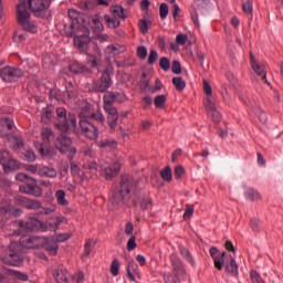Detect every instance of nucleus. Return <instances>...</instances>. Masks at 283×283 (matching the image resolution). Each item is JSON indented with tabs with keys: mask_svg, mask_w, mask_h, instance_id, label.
<instances>
[{
	"mask_svg": "<svg viewBox=\"0 0 283 283\" xmlns=\"http://www.w3.org/2000/svg\"><path fill=\"white\" fill-rule=\"evenodd\" d=\"M50 0H19L17 4V18L18 23L25 30V32H31V34H36L39 27L36 22L32 21L28 8L33 12L35 17H41L45 19L50 14Z\"/></svg>",
	"mask_w": 283,
	"mask_h": 283,
	"instance_id": "f257e3e1",
	"label": "nucleus"
},
{
	"mask_svg": "<svg viewBox=\"0 0 283 283\" xmlns=\"http://www.w3.org/2000/svg\"><path fill=\"white\" fill-rule=\"evenodd\" d=\"M210 255L218 271H222L226 266V271L229 275L238 277V263H235V258H233V255L227 252H220L217 248L210 249Z\"/></svg>",
	"mask_w": 283,
	"mask_h": 283,
	"instance_id": "f03ea898",
	"label": "nucleus"
},
{
	"mask_svg": "<svg viewBox=\"0 0 283 283\" xmlns=\"http://www.w3.org/2000/svg\"><path fill=\"white\" fill-rule=\"evenodd\" d=\"M138 182L128 175L122 177L119 181V188L117 191L113 192L111 197V202L114 207L123 205L125 200H129V193L136 191Z\"/></svg>",
	"mask_w": 283,
	"mask_h": 283,
	"instance_id": "7ed1b4c3",
	"label": "nucleus"
},
{
	"mask_svg": "<svg viewBox=\"0 0 283 283\" xmlns=\"http://www.w3.org/2000/svg\"><path fill=\"white\" fill-rule=\"evenodd\" d=\"M56 118L57 123L55 127L60 129V132H69L70 125L73 129H76V115L70 113L67 115V111L64 107L56 108Z\"/></svg>",
	"mask_w": 283,
	"mask_h": 283,
	"instance_id": "20e7f679",
	"label": "nucleus"
},
{
	"mask_svg": "<svg viewBox=\"0 0 283 283\" xmlns=\"http://www.w3.org/2000/svg\"><path fill=\"white\" fill-rule=\"evenodd\" d=\"M15 179L20 182H29L31 180L33 184L20 186L21 193H28L29 196H35V198H41L43 196V190L41 187L36 186V179L30 178L27 174L20 172L15 176Z\"/></svg>",
	"mask_w": 283,
	"mask_h": 283,
	"instance_id": "39448f33",
	"label": "nucleus"
},
{
	"mask_svg": "<svg viewBox=\"0 0 283 283\" xmlns=\"http://www.w3.org/2000/svg\"><path fill=\"white\" fill-rule=\"evenodd\" d=\"M55 148L60 154H66L67 158L72 160L74 156H76V147L72 146V138L67 137V135H60L55 140Z\"/></svg>",
	"mask_w": 283,
	"mask_h": 283,
	"instance_id": "423d86ee",
	"label": "nucleus"
},
{
	"mask_svg": "<svg viewBox=\"0 0 283 283\" xmlns=\"http://www.w3.org/2000/svg\"><path fill=\"white\" fill-rule=\"evenodd\" d=\"M118 171H120V161H114L109 164L104 159L99 160V174H102L105 180H112L118 176Z\"/></svg>",
	"mask_w": 283,
	"mask_h": 283,
	"instance_id": "0eeeda50",
	"label": "nucleus"
},
{
	"mask_svg": "<svg viewBox=\"0 0 283 283\" xmlns=\"http://www.w3.org/2000/svg\"><path fill=\"white\" fill-rule=\"evenodd\" d=\"M0 165L4 174H12V171H17L21 167L8 150H0Z\"/></svg>",
	"mask_w": 283,
	"mask_h": 283,
	"instance_id": "6e6552de",
	"label": "nucleus"
},
{
	"mask_svg": "<svg viewBox=\"0 0 283 283\" xmlns=\"http://www.w3.org/2000/svg\"><path fill=\"white\" fill-rule=\"evenodd\" d=\"M23 71L19 67L4 66L0 69V76L4 83H14L23 76Z\"/></svg>",
	"mask_w": 283,
	"mask_h": 283,
	"instance_id": "1a4fd4ad",
	"label": "nucleus"
},
{
	"mask_svg": "<svg viewBox=\"0 0 283 283\" xmlns=\"http://www.w3.org/2000/svg\"><path fill=\"white\" fill-rule=\"evenodd\" d=\"M92 39L90 38V29L82 28V32L74 36V45L78 52H87V48Z\"/></svg>",
	"mask_w": 283,
	"mask_h": 283,
	"instance_id": "9d476101",
	"label": "nucleus"
},
{
	"mask_svg": "<svg viewBox=\"0 0 283 283\" xmlns=\"http://www.w3.org/2000/svg\"><path fill=\"white\" fill-rule=\"evenodd\" d=\"M17 247H19L17 243L10 244L8 254L2 258V262H4V264H9V266H21V264H23V259L19 252L12 250L17 249Z\"/></svg>",
	"mask_w": 283,
	"mask_h": 283,
	"instance_id": "9b49d317",
	"label": "nucleus"
},
{
	"mask_svg": "<svg viewBox=\"0 0 283 283\" xmlns=\"http://www.w3.org/2000/svg\"><path fill=\"white\" fill-rule=\"evenodd\" d=\"M80 129L83 136L90 138V140H98V127L94 126L90 120L81 119Z\"/></svg>",
	"mask_w": 283,
	"mask_h": 283,
	"instance_id": "f8f14e48",
	"label": "nucleus"
},
{
	"mask_svg": "<svg viewBox=\"0 0 283 283\" xmlns=\"http://www.w3.org/2000/svg\"><path fill=\"white\" fill-rule=\"evenodd\" d=\"M19 224L23 229H27V231L48 232V224L36 218L29 219L27 222L20 221Z\"/></svg>",
	"mask_w": 283,
	"mask_h": 283,
	"instance_id": "ddd939ff",
	"label": "nucleus"
},
{
	"mask_svg": "<svg viewBox=\"0 0 283 283\" xmlns=\"http://www.w3.org/2000/svg\"><path fill=\"white\" fill-rule=\"evenodd\" d=\"M103 109L108 115L107 122L111 129H116V125H118V111L113 105H109V102L103 105Z\"/></svg>",
	"mask_w": 283,
	"mask_h": 283,
	"instance_id": "4468645a",
	"label": "nucleus"
},
{
	"mask_svg": "<svg viewBox=\"0 0 283 283\" xmlns=\"http://www.w3.org/2000/svg\"><path fill=\"white\" fill-rule=\"evenodd\" d=\"M250 56H251V67L253 72H255L258 76L261 77V81H263V83H266V65L255 61V57H253V54H251Z\"/></svg>",
	"mask_w": 283,
	"mask_h": 283,
	"instance_id": "2eb2a0df",
	"label": "nucleus"
},
{
	"mask_svg": "<svg viewBox=\"0 0 283 283\" xmlns=\"http://www.w3.org/2000/svg\"><path fill=\"white\" fill-rule=\"evenodd\" d=\"M112 87V76L107 71L102 73V76L96 85L97 92H107Z\"/></svg>",
	"mask_w": 283,
	"mask_h": 283,
	"instance_id": "dca6fc26",
	"label": "nucleus"
},
{
	"mask_svg": "<svg viewBox=\"0 0 283 283\" xmlns=\"http://www.w3.org/2000/svg\"><path fill=\"white\" fill-rule=\"evenodd\" d=\"M125 101V94L109 92L104 95V105H112L114 103H123Z\"/></svg>",
	"mask_w": 283,
	"mask_h": 283,
	"instance_id": "f3484780",
	"label": "nucleus"
},
{
	"mask_svg": "<svg viewBox=\"0 0 283 283\" xmlns=\"http://www.w3.org/2000/svg\"><path fill=\"white\" fill-rule=\"evenodd\" d=\"M40 136L44 147H50V145H52V142H54L55 138L52 128H42Z\"/></svg>",
	"mask_w": 283,
	"mask_h": 283,
	"instance_id": "a211bd4d",
	"label": "nucleus"
},
{
	"mask_svg": "<svg viewBox=\"0 0 283 283\" xmlns=\"http://www.w3.org/2000/svg\"><path fill=\"white\" fill-rule=\"evenodd\" d=\"M38 176H40L41 178H43L44 176H46V178H56V176H59V172L54 168L42 166L38 170Z\"/></svg>",
	"mask_w": 283,
	"mask_h": 283,
	"instance_id": "6ab92c4d",
	"label": "nucleus"
},
{
	"mask_svg": "<svg viewBox=\"0 0 283 283\" xmlns=\"http://www.w3.org/2000/svg\"><path fill=\"white\" fill-rule=\"evenodd\" d=\"M65 222V219L63 217H51L49 218V220H46V227H49V229L51 231H59V227L61 226V223Z\"/></svg>",
	"mask_w": 283,
	"mask_h": 283,
	"instance_id": "aec40b11",
	"label": "nucleus"
},
{
	"mask_svg": "<svg viewBox=\"0 0 283 283\" xmlns=\"http://www.w3.org/2000/svg\"><path fill=\"white\" fill-rule=\"evenodd\" d=\"M53 277L57 283H65L67 282V269L65 268H57L53 272Z\"/></svg>",
	"mask_w": 283,
	"mask_h": 283,
	"instance_id": "412c9836",
	"label": "nucleus"
},
{
	"mask_svg": "<svg viewBox=\"0 0 283 283\" xmlns=\"http://www.w3.org/2000/svg\"><path fill=\"white\" fill-rule=\"evenodd\" d=\"M97 147L101 149H116L118 147V144L115 139L104 138L97 142Z\"/></svg>",
	"mask_w": 283,
	"mask_h": 283,
	"instance_id": "4be33fe9",
	"label": "nucleus"
},
{
	"mask_svg": "<svg viewBox=\"0 0 283 283\" xmlns=\"http://www.w3.org/2000/svg\"><path fill=\"white\" fill-rule=\"evenodd\" d=\"M127 275L132 282H136V275H138V263L130 261L127 265Z\"/></svg>",
	"mask_w": 283,
	"mask_h": 283,
	"instance_id": "5701e85b",
	"label": "nucleus"
},
{
	"mask_svg": "<svg viewBox=\"0 0 283 283\" xmlns=\"http://www.w3.org/2000/svg\"><path fill=\"white\" fill-rule=\"evenodd\" d=\"M43 249L50 253V255H56L59 253V244L56 242L45 239Z\"/></svg>",
	"mask_w": 283,
	"mask_h": 283,
	"instance_id": "b1692460",
	"label": "nucleus"
},
{
	"mask_svg": "<svg viewBox=\"0 0 283 283\" xmlns=\"http://www.w3.org/2000/svg\"><path fill=\"white\" fill-rule=\"evenodd\" d=\"M205 107L208 114L216 112L218 106L216 105V96L205 98Z\"/></svg>",
	"mask_w": 283,
	"mask_h": 283,
	"instance_id": "393cba45",
	"label": "nucleus"
},
{
	"mask_svg": "<svg viewBox=\"0 0 283 283\" xmlns=\"http://www.w3.org/2000/svg\"><path fill=\"white\" fill-rule=\"evenodd\" d=\"M12 127H14V120L10 118L0 119V134H3L6 129H8L9 132L12 130Z\"/></svg>",
	"mask_w": 283,
	"mask_h": 283,
	"instance_id": "a878e982",
	"label": "nucleus"
},
{
	"mask_svg": "<svg viewBox=\"0 0 283 283\" xmlns=\"http://www.w3.org/2000/svg\"><path fill=\"white\" fill-rule=\"evenodd\" d=\"M111 13L116 19H127V15L125 14V9L120 6H114L111 8Z\"/></svg>",
	"mask_w": 283,
	"mask_h": 283,
	"instance_id": "bb28decb",
	"label": "nucleus"
},
{
	"mask_svg": "<svg viewBox=\"0 0 283 283\" xmlns=\"http://www.w3.org/2000/svg\"><path fill=\"white\" fill-rule=\"evenodd\" d=\"M91 23L94 32H103L104 27L103 23L101 22V18L98 15H93L91 18Z\"/></svg>",
	"mask_w": 283,
	"mask_h": 283,
	"instance_id": "cd10ccee",
	"label": "nucleus"
},
{
	"mask_svg": "<svg viewBox=\"0 0 283 283\" xmlns=\"http://www.w3.org/2000/svg\"><path fill=\"white\" fill-rule=\"evenodd\" d=\"M55 199L57 205H60V207H67V205H70V201L65 199V192L63 190H57L55 192Z\"/></svg>",
	"mask_w": 283,
	"mask_h": 283,
	"instance_id": "c85d7f7f",
	"label": "nucleus"
},
{
	"mask_svg": "<svg viewBox=\"0 0 283 283\" xmlns=\"http://www.w3.org/2000/svg\"><path fill=\"white\" fill-rule=\"evenodd\" d=\"M104 21H106L108 28H118V25H120V20H118V18L115 17H111V15H104Z\"/></svg>",
	"mask_w": 283,
	"mask_h": 283,
	"instance_id": "c756f323",
	"label": "nucleus"
},
{
	"mask_svg": "<svg viewBox=\"0 0 283 283\" xmlns=\"http://www.w3.org/2000/svg\"><path fill=\"white\" fill-rule=\"evenodd\" d=\"M85 171H91L93 174H98V169L101 170L99 164L95 161H87L83 165Z\"/></svg>",
	"mask_w": 283,
	"mask_h": 283,
	"instance_id": "7c9ffc66",
	"label": "nucleus"
},
{
	"mask_svg": "<svg viewBox=\"0 0 283 283\" xmlns=\"http://www.w3.org/2000/svg\"><path fill=\"white\" fill-rule=\"evenodd\" d=\"M149 28H151V21L143 19L139 21V30L142 34H148Z\"/></svg>",
	"mask_w": 283,
	"mask_h": 283,
	"instance_id": "2f4dec72",
	"label": "nucleus"
},
{
	"mask_svg": "<svg viewBox=\"0 0 283 283\" xmlns=\"http://www.w3.org/2000/svg\"><path fill=\"white\" fill-rule=\"evenodd\" d=\"M172 84L175 85L176 90H178V92H182V90L187 87V83L182 77H174Z\"/></svg>",
	"mask_w": 283,
	"mask_h": 283,
	"instance_id": "473e14b6",
	"label": "nucleus"
},
{
	"mask_svg": "<svg viewBox=\"0 0 283 283\" xmlns=\"http://www.w3.org/2000/svg\"><path fill=\"white\" fill-rule=\"evenodd\" d=\"M64 32L66 34V36H76V34H81V32H83V30H78L76 31V28L74 27V24H70L69 27L65 25L64 27Z\"/></svg>",
	"mask_w": 283,
	"mask_h": 283,
	"instance_id": "72a5a7b5",
	"label": "nucleus"
},
{
	"mask_svg": "<svg viewBox=\"0 0 283 283\" xmlns=\"http://www.w3.org/2000/svg\"><path fill=\"white\" fill-rule=\"evenodd\" d=\"M242 10L245 14H253V0H243Z\"/></svg>",
	"mask_w": 283,
	"mask_h": 283,
	"instance_id": "f704fd0d",
	"label": "nucleus"
},
{
	"mask_svg": "<svg viewBox=\"0 0 283 283\" xmlns=\"http://www.w3.org/2000/svg\"><path fill=\"white\" fill-rule=\"evenodd\" d=\"M160 176L163 180H166V182H171L172 174H171V167L167 166L160 171Z\"/></svg>",
	"mask_w": 283,
	"mask_h": 283,
	"instance_id": "c9c22d12",
	"label": "nucleus"
},
{
	"mask_svg": "<svg viewBox=\"0 0 283 283\" xmlns=\"http://www.w3.org/2000/svg\"><path fill=\"white\" fill-rule=\"evenodd\" d=\"M87 118L105 125V116L101 112L92 113L91 115H87Z\"/></svg>",
	"mask_w": 283,
	"mask_h": 283,
	"instance_id": "e433bc0d",
	"label": "nucleus"
},
{
	"mask_svg": "<svg viewBox=\"0 0 283 283\" xmlns=\"http://www.w3.org/2000/svg\"><path fill=\"white\" fill-rule=\"evenodd\" d=\"M154 103L155 107H157L158 109L165 107V103H167V95H157Z\"/></svg>",
	"mask_w": 283,
	"mask_h": 283,
	"instance_id": "4c0bfd02",
	"label": "nucleus"
},
{
	"mask_svg": "<svg viewBox=\"0 0 283 283\" xmlns=\"http://www.w3.org/2000/svg\"><path fill=\"white\" fill-rule=\"evenodd\" d=\"M245 198L248 200H260V192L250 188L245 191Z\"/></svg>",
	"mask_w": 283,
	"mask_h": 283,
	"instance_id": "58836bf2",
	"label": "nucleus"
},
{
	"mask_svg": "<svg viewBox=\"0 0 283 283\" xmlns=\"http://www.w3.org/2000/svg\"><path fill=\"white\" fill-rule=\"evenodd\" d=\"M120 271V262H118L117 259L113 260L112 264H111V273L112 275H114V277H116V275H118Z\"/></svg>",
	"mask_w": 283,
	"mask_h": 283,
	"instance_id": "ea45409f",
	"label": "nucleus"
},
{
	"mask_svg": "<svg viewBox=\"0 0 283 283\" xmlns=\"http://www.w3.org/2000/svg\"><path fill=\"white\" fill-rule=\"evenodd\" d=\"M25 39H28V35L21 31H17L14 34H13V41L15 43H25Z\"/></svg>",
	"mask_w": 283,
	"mask_h": 283,
	"instance_id": "a19ab883",
	"label": "nucleus"
},
{
	"mask_svg": "<svg viewBox=\"0 0 283 283\" xmlns=\"http://www.w3.org/2000/svg\"><path fill=\"white\" fill-rule=\"evenodd\" d=\"M193 211H196V207H193V205H186V210L184 213V220H189V218H191L193 216Z\"/></svg>",
	"mask_w": 283,
	"mask_h": 283,
	"instance_id": "79ce46f5",
	"label": "nucleus"
},
{
	"mask_svg": "<svg viewBox=\"0 0 283 283\" xmlns=\"http://www.w3.org/2000/svg\"><path fill=\"white\" fill-rule=\"evenodd\" d=\"M159 67H161V70H164V72H169V70L171 67V62L167 57H161L159 60Z\"/></svg>",
	"mask_w": 283,
	"mask_h": 283,
	"instance_id": "37998d69",
	"label": "nucleus"
},
{
	"mask_svg": "<svg viewBox=\"0 0 283 283\" xmlns=\"http://www.w3.org/2000/svg\"><path fill=\"white\" fill-rule=\"evenodd\" d=\"M250 280L252 283H264V281L262 280V276H260V273H258V271L252 270L250 272Z\"/></svg>",
	"mask_w": 283,
	"mask_h": 283,
	"instance_id": "c03bdc74",
	"label": "nucleus"
},
{
	"mask_svg": "<svg viewBox=\"0 0 283 283\" xmlns=\"http://www.w3.org/2000/svg\"><path fill=\"white\" fill-rule=\"evenodd\" d=\"M71 71H73L74 74H82V72H85V66L78 62H74L71 64Z\"/></svg>",
	"mask_w": 283,
	"mask_h": 283,
	"instance_id": "a18cd8bd",
	"label": "nucleus"
},
{
	"mask_svg": "<svg viewBox=\"0 0 283 283\" xmlns=\"http://www.w3.org/2000/svg\"><path fill=\"white\" fill-rule=\"evenodd\" d=\"M159 14H160V19L163 20L167 19V15L169 14V6H167V3L160 4Z\"/></svg>",
	"mask_w": 283,
	"mask_h": 283,
	"instance_id": "49530a36",
	"label": "nucleus"
},
{
	"mask_svg": "<svg viewBox=\"0 0 283 283\" xmlns=\"http://www.w3.org/2000/svg\"><path fill=\"white\" fill-rule=\"evenodd\" d=\"M203 92L206 94V98L213 97V91L211 90V85L207 80H203Z\"/></svg>",
	"mask_w": 283,
	"mask_h": 283,
	"instance_id": "de8ad7c7",
	"label": "nucleus"
},
{
	"mask_svg": "<svg viewBox=\"0 0 283 283\" xmlns=\"http://www.w3.org/2000/svg\"><path fill=\"white\" fill-rule=\"evenodd\" d=\"M158 61V51L150 50V53L148 55V65H154Z\"/></svg>",
	"mask_w": 283,
	"mask_h": 283,
	"instance_id": "09e8293b",
	"label": "nucleus"
},
{
	"mask_svg": "<svg viewBox=\"0 0 283 283\" xmlns=\"http://www.w3.org/2000/svg\"><path fill=\"white\" fill-rule=\"evenodd\" d=\"M174 271L176 275H180V273H185V269L182 268V263L180 261H172Z\"/></svg>",
	"mask_w": 283,
	"mask_h": 283,
	"instance_id": "8fccbe9b",
	"label": "nucleus"
},
{
	"mask_svg": "<svg viewBox=\"0 0 283 283\" xmlns=\"http://www.w3.org/2000/svg\"><path fill=\"white\" fill-rule=\"evenodd\" d=\"M181 255L187 260V262H190V264H193V258L191 256V253L187 248H180Z\"/></svg>",
	"mask_w": 283,
	"mask_h": 283,
	"instance_id": "3c124183",
	"label": "nucleus"
},
{
	"mask_svg": "<svg viewBox=\"0 0 283 283\" xmlns=\"http://www.w3.org/2000/svg\"><path fill=\"white\" fill-rule=\"evenodd\" d=\"M137 56L140 61H145L147 59V48L146 46H138L137 48Z\"/></svg>",
	"mask_w": 283,
	"mask_h": 283,
	"instance_id": "603ef678",
	"label": "nucleus"
},
{
	"mask_svg": "<svg viewBox=\"0 0 283 283\" xmlns=\"http://www.w3.org/2000/svg\"><path fill=\"white\" fill-rule=\"evenodd\" d=\"M164 280H165V283H180V280L178 279V276H174L169 273L164 274Z\"/></svg>",
	"mask_w": 283,
	"mask_h": 283,
	"instance_id": "864d4df0",
	"label": "nucleus"
},
{
	"mask_svg": "<svg viewBox=\"0 0 283 283\" xmlns=\"http://www.w3.org/2000/svg\"><path fill=\"white\" fill-rule=\"evenodd\" d=\"M27 209H41V201L27 200Z\"/></svg>",
	"mask_w": 283,
	"mask_h": 283,
	"instance_id": "5fc2aeb1",
	"label": "nucleus"
},
{
	"mask_svg": "<svg viewBox=\"0 0 283 283\" xmlns=\"http://www.w3.org/2000/svg\"><path fill=\"white\" fill-rule=\"evenodd\" d=\"M171 72H172V74H181L182 73V67L180 66L179 61H177V60L172 61Z\"/></svg>",
	"mask_w": 283,
	"mask_h": 283,
	"instance_id": "6e6d98bb",
	"label": "nucleus"
},
{
	"mask_svg": "<svg viewBox=\"0 0 283 283\" xmlns=\"http://www.w3.org/2000/svg\"><path fill=\"white\" fill-rule=\"evenodd\" d=\"M208 114L212 117L213 123H220L222 120V114L219 113L218 108Z\"/></svg>",
	"mask_w": 283,
	"mask_h": 283,
	"instance_id": "4d7b16f0",
	"label": "nucleus"
},
{
	"mask_svg": "<svg viewBox=\"0 0 283 283\" xmlns=\"http://www.w3.org/2000/svg\"><path fill=\"white\" fill-rule=\"evenodd\" d=\"M185 176V167L182 166H177L175 168V178L177 180H180V178H182Z\"/></svg>",
	"mask_w": 283,
	"mask_h": 283,
	"instance_id": "13d9d810",
	"label": "nucleus"
},
{
	"mask_svg": "<svg viewBox=\"0 0 283 283\" xmlns=\"http://www.w3.org/2000/svg\"><path fill=\"white\" fill-rule=\"evenodd\" d=\"M12 275H14V277L17 280H20L21 282H28V274H25V273H21L19 271H13Z\"/></svg>",
	"mask_w": 283,
	"mask_h": 283,
	"instance_id": "bf43d9fd",
	"label": "nucleus"
},
{
	"mask_svg": "<svg viewBox=\"0 0 283 283\" xmlns=\"http://www.w3.org/2000/svg\"><path fill=\"white\" fill-rule=\"evenodd\" d=\"M69 17L72 19V21H78V19L81 18V12L75 9H70Z\"/></svg>",
	"mask_w": 283,
	"mask_h": 283,
	"instance_id": "052dcab7",
	"label": "nucleus"
},
{
	"mask_svg": "<svg viewBox=\"0 0 283 283\" xmlns=\"http://www.w3.org/2000/svg\"><path fill=\"white\" fill-rule=\"evenodd\" d=\"M187 39H188L187 34L180 33L176 36V43L178 45H185L187 43Z\"/></svg>",
	"mask_w": 283,
	"mask_h": 283,
	"instance_id": "680f3d73",
	"label": "nucleus"
},
{
	"mask_svg": "<svg viewBox=\"0 0 283 283\" xmlns=\"http://www.w3.org/2000/svg\"><path fill=\"white\" fill-rule=\"evenodd\" d=\"M127 249L128 251H134L136 249V237L132 235L127 242Z\"/></svg>",
	"mask_w": 283,
	"mask_h": 283,
	"instance_id": "e2e57ef3",
	"label": "nucleus"
},
{
	"mask_svg": "<svg viewBox=\"0 0 283 283\" xmlns=\"http://www.w3.org/2000/svg\"><path fill=\"white\" fill-rule=\"evenodd\" d=\"M90 253H92V241L91 240L85 242V245H84V258L90 256Z\"/></svg>",
	"mask_w": 283,
	"mask_h": 283,
	"instance_id": "0e129e2a",
	"label": "nucleus"
},
{
	"mask_svg": "<svg viewBox=\"0 0 283 283\" xmlns=\"http://www.w3.org/2000/svg\"><path fill=\"white\" fill-rule=\"evenodd\" d=\"M70 238H72V235H70V233L57 234L56 242H67V240H70Z\"/></svg>",
	"mask_w": 283,
	"mask_h": 283,
	"instance_id": "69168bd1",
	"label": "nucleus"
},
{
	"mask_svg": "<svg viewBox=\"0 0 283 283\" xmlns=\"http://www.w3.org/2000/svg\"><path fill=\"white\" fill-rule=\"evenodd\" d=\"M24 156L29 163H34V160H36V155H34V151L32 150H27Z\"/></svg>",
	"mask_w": 283,
	"mask_h": 283,
	"instance_id": "338daca9",
	"label": "nucleus"
},
{
	"mask_svg": "<svg viewBox=\"0 0 283 283\" xmlns=\"http://www.w3.org/2000/svg\"><path fill=\"white\" fill-rule=\"evenodd\" d=\"M251 228L253 231H260V219H251Z\"/></svg>",
	"mask_w": 283,
	"mask_h": 283,
	"instance_id": "774afa93",
	"label": "nucleus"
}]
</instances>
